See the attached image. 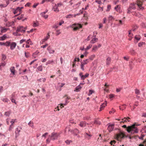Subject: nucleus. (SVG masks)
<instances>
[{"instance_id":"nucleus-41","label":"nucleus","mask_w":146,"mask_h":146,"mask_svg":"<svg viewBox=\"0 0 146 146\" xmlns=\"http://www.w3.org/2000/svg\"><path fill=\"white\" fill-rule=\"evenodd\" d=\"M73 15L71 14H69L66 16V17L67 18H69L72 17Z\"/></svg>"},{"instance_id":"nucleus-14","label":"nucleus","mask_w":146,"mask_h":146,"mask_svg":"<svg viewBox=\"0 0 146 146\" xmlns=\"http://www.w3.org/2000/svg\"><path fill=\"white\" fill-rule=\"evenodd\" d=\"M81 88L82 87L80 85H79L76 87V89L74 90V91L77 92H79Z\"/></svg>"},{"instance_id":"nucleus-52","label":"nucleus","mask_w":146,"mask_h":146,"mask_svg":"<svg viewBox=\"0 0 146 146\" xmlns=\"http://www.w3.org/2000/svg\"><path fill=\"white\" fill-rule=\"evenodd\" d=\"M131 10L128 8L127 9V13H130L131 12H132L131 11Z\"/></svg>"},{"instance_id":"nucleus-23","label":"nucleus","mask_w":146,"mask_h":146,"mask_svg":"<svg viewBox=\"0 0 146 146\" xmlns=\"http://www.w3.org/2000/svg\"><path fill=\"white\" fill-rule=\"evenodd\" d=\"M145 135L141 134V136L140 137H139L138 135H137V136L138 137L139 139H140L143 140V138L145 136Z\"/></svg>"},{"instance_id":"nucleus-31","label":"nucleus","mask_w":146,"mask_h":146,"mask_svg":"<svg viewBox=\"0 0 146 146\" xmlns=\"http://www.w3.org/2000/svg\"><path fill=\"white\" fill-rule=\"evenodd\" d=\"M28 125L31 127H33V122L30 121L28 123Z\"/></svg>"},{"instance_id":"nucleus-50","label":"nucleus","mask_w":146,"mask_h":146,"mask_svg":"<svg viewBox=\"0 0 146 146\" xmlns=\"http://www.w3.org/2000/svg\"><path fill=\"white\" fill-rule=\"evenodd\" d=\"M132 61L130 62H129V65L130 68L131 69H132V68H133V67L132 66H131V64H132Z\"/></svg>"},{"instance_id":"nucleus-44","label":"nucleus","mask_w":146,"mask_h":146,"mask_svg":"<svg viewBox=\"0 0 146 146\" xmlns=\"http://www.w3.org/2000/svg\"><path fill=\"white\" fill-rule=\"evenodd\" d=\"M55 7H54V11H57V12H59V10L58 8V7L56 6V8Z\"/></svg>"},{"instance_id":"nucleus-29","label":"nucleus","mask_w":146,"mask_h":146,"mask_svg":"<svg viewBox=\"0 0 146 146\" xmlns=\"http://www.w3.org/2000/svg\"><path fill=\"white\" fill-rule=\"evenodd\" d=\"M2 60L4 61L6 58V55L3 54H2Z\"/></svg>"},{"instance_id":"nucleus-64","label":"nucleus","mask_w":146,"mask_h":146,"mask_svg":"<svg viewBox=\"0 0 146 146\" xmlns=\"http://www.w3.org/2000/svg\"><path fill=\"white\" fill-rule=\"evenodd\" d=\"M142 117H146V113H143L142 114Z\"/></svg>"},{"instance_id":"nucleus-49","label":"nucleus","mask_w":146,"mask_h":146,"mask_svg":"<svg viewBox=\"0 0 146 146\" xmlns=\"http://www.w3.org/2000/svg\"><path fill=\"white\" fill-rule=\"evenodd\" d=\"M115 142H116V141H115L113 140V141H111V142H110V144H111V145H113V146H114V145L113 144V143H115Z\"/></svg>"},{"instance_id":"nucleus-17","label":"nucleus","mask_w":146,"mask_h":146,"mask_svg":"<svg viewBox=\"0 0 146 146\" xmlns=\"http://www.w3.org/2000/svg\"><path fill=\"white\" fill-rule=\"evenodd\" d=\"M110 60H111L110 58L109 57H108L106 59V64L107 65H109L110 64Z\"/></svg>"},{"instance_id":"nucleus-56","label":"nucleus","mask_w":146,"mask_h":146,"mask_svg":"<svg viewBox=\"0 0 146 146\" xmlns=\"http://www.w3.org/2000/svg\"><path fill=\"white\" fill-rule=\"evenodd\" d=\"M70 122L72 123H76L73 119H70Z\"/></svg>"},{"instance_id":"nucleus-27","label":"nucleus","mask_w":146,"mask_h":146,"mask_svg":"<svg viewBox=\"0 0 146 146\" xmlns=\"http://www.w3.org/2000/svg\"><path fill=\"white\" fill-rule=\"evenodd\" d=\"M26 42L27 44L32 45V44L31 42V41L30 39H29L27 41H26Z\"/></svg>"},{"instance_id":"nucleus-61","label":"nucleus","mask_w":146,"mask_h":146,"mask_svg":"<svg viewBox=\"0 0 146 146\" xmlns=\"http://www.w3.org/2000/svg\"><path fill=\"white\" fill-rule=\"evenodd\" d=\"M48 134V133L47 132L45 133L44 134H43L42 135V137H45Z\"/></svg>"},{"instance_id":"nucleus-24","label":"nucleus","mask_w":146,"mask_h":146,"mask_svg":"<svg viewBox=\"0 0 146 146\" xmlns=\"http://www.w3.org/2000/svg\"><path fill=\"white\" fill-rule=\"evenodd\" d=\"M49 33H48L47 35L48 36H46V37L43 39V41L44 42H45L46 41L47 39L49 38V36L50 35H49Z\"/></svg>"},{"instance_id":"nucleus-5","label":"nucleus","mask_w":146,"mask_h":146,"mask_svg":"<svg viewBox=\"0 0 146 146\" xmlns=\"http://www.w3.org/2000/svg\"><path fill=\"white\" fill-rule=\"evenodd\" d=\"M23 27L22 26H20L18 27L17 29L16 30V32L18 33L19 32H21L23 33H25V30H23L22 29Z\"/></svg>"},{"instance_id":"nucleus-12","label":"nucleus","mask_w":146,"mask_h":146,"mask_svg":"<svg viewBox=\"0 0 146 146\" xmlns=\"http://www.w3.org/2000/svg\"><path fill=\"white\" fill-rule=\"evenodd\" d=\"M47 50L49 51L50 53H53L55 51L54 50H52L50 46L47 48Z\"/></svg>"},{"instance_id":"nucleus-59","label":"nucleus","mask_w":146,"mask_h":146,"mask_svg":"<svg viewBox=\"0 0 146 146\" xmlns=\"http://www.w3.org/2000/svg\"><path fill=\"white\" fill-rule=\"evenodd\" d=\"M38 5V3H37L36 4L35 3L34 4L33 6V7L34 8H35Z\"/></svg>"},{"instance_id":"nucleus-33","label":"nucleus","mask_w":146,"mask_h":146,"mask_svg":"<svg viewBox=\"0 0 146 146\" xmlns=\"http://www.w3.org/2000/svg\"><path fill=\"white\" fill-rule=\"evenodd\" d=\"M5 45L6 46H10L11 42H10L7 41L5 43Z\"/></svg>"},{"instance_id":"nucleus-43","label":"nucleus","mask_w":146,"mask_h":146,"mask_svg":"<svg viewBox=\"0 0 146 146\" xmlns=\"http://www.w3.org/2000/svg\"><path fill=\"white\" fill-rule=\"evenodd\" d=\"M93 92H94V91L92 90H89V93H88V95L89 96H90V95H91L92 94V93Z\"/></svg>"},{"instance_id":"nucleus-48","label":"nucleus","mask_w":146,"mask_h":146,"mask_svg":"<svg viewBox=\"0 0 146 146\" xmlns=\"http://www.w3.org/2000/svg\"><path fill=\"white\" fill-rule=\"evenodd\" d=\"M26 40L25 39H22L20 41V44H21L23 42L25 41Z\"/></svg>"},{"instance_id":"nucleus-63","label":"nucleus","mask_w":146,"mask_h":146,"mask_svg":"<svg viewBox=\"0 0 146 146\" xmlns=\"http://www.w3.org/2000/svg\"><path fill=\"white\" fill-rule=\"evenodd\" d=\"M31 4V3H27L25 5V7H26V6H28V7H29L30 5Z\"/></svg>"},{"instance_id":"nucleus-4","label":"nucleus","mask_w":146,"mask_h":146,"mask_svg":"<svg viewBox=\"0 0 146 146\" xmlns=\"http://www.w3.org/2000/svg\"><path fill=\"white\" fill-rule=\"evenodd\" d=\"M22 129V127L19 126H18V127L16 128V131L15 132V137L16 138L19 135V132H20L21 130Z\"/></svg>"},{"instance_id":"nucleus-55","label":"nucleus","mask_w":146,"mask_h":146,"mask_svg":"<svg viewBox=\"0 0 146 146\" xmlns=\"http://www.w3.org/2000/svg\"><path fill=\"white\" fill-rule=\"evenodd\" d=\"M11 100L12 102L14 103L15 104H16V103L15 102V100L13 98H11Z\"/></svg>"},{"instance_id":"nucleus-20","label":"nucleus","mask_w":146,"mask_h":146,"mask_svg":"<svg viewBox=\"0 0 146 146\" xmlns=\"http://www.w3.org/2000/svg\"><path fill=\"white\" fill-rule=\"evenodd\" d=\"M86 64V63H82L81 62L80 67L81 68L82 70L83 71H84V65Z\"/></svg>"},{"instance_id":"nucleus-34","label":"nucleus","mask_w":146,"mask_h":146,"mask_svg":"<svg viewBox=\"0 0 146 146\" xmlns=\"http://www.w3.org/2000/svg\"><path fill=\"white\" fill-rule=\"evenodd\" d=\"M92 46V44H89L88 46L85 49L86 50H87L89 49H90Z\"/></svg>"},{"instance_id":"nucleus-38","label":"nucleus","mask_w":146,"mask_h":146,"mask_svg":"<svg viewBox=\"0 0 146 146\" xmlns=\"http://www.w3.org/2000/svg\"><path fill=\"white\" fill-rule=\"evenodd\" d=\"M135 39L137 40H139L140 38V36L137 35H136L135 36Z\"/></svg>"},{"instance_id":"nucleus-6","label":"nucleus","mask_w":146,"mask_h":146,"mask_svg":"<svg viewBox=\"0 0 146 146\" xmlns=\"http://www.w3.org/2000/svg\"><path fill=\"white\" fill-rule=\"evenodd\" d=\"M74 25L75 26V27L73 29L74 31H76L80 28H81L82 27V25H81L80 24H74Z\"/></svg>"},{"instance_id":"nucleus-58","label":"nucleus","mask_w":146,"mask_h":146,"mask_svg":"<svg viewBox=\"0 0 146 146\" xmlns=\"http://www.w3.org/2000/svg\"><path fill=\"white\" fill-rule=\"evenodd\" d=\"M60 33L59 32V30H57L56 31V35L57 36Z\"/></svg>"},{"instance_id":"nucleus-62","label":"nucleus","mask_w":146,"mask_h":146,"mask_svg":"<svg viewBox=\"0 0 146 146\" xmlns=\"http://www.w3.org/2000/svg\"><path fill=\"white\" fill-rule=\"evenodd\" d=\"M139 102L137 101L135 102V104L134 105V106H137L138 105Z\"/></svg>"},{"instance_id":"nucleus-60","label":"nucleus","mask_w":146,"mask_h":146,"mask_svg":"<svg viewBox=\"0 0 146 146\" xmlns=\"http://www.w3.org/2000/svg\"><path fill=\"white\" fill-rule=\"evenodd\" d=\"M48 45V44H46L45 45H42V46H41V48H45L46 46H47Z\"/></svg>"},{"instance_id":"nucleus-19","label":"nucleus","mask_w":146,"mask_h":146,"mask_svg":"<svg viewBox=\"0 0 146 146\" xmlns=\"http://www.w3.org/2000/svg\"><path fill=\"white\" fill-rule=\"evenodd\" d=\"M68 102H68L67 100H66L65 103H64L63 104L62 103L60 104V107H61V108H62L63 107V105H66Z\"/></svg>"},{"instance_id":"nucleus-9","label":"nucleus","mask_w":146,"mask_h":146,"mask_svg":"<svg viewBox=\"0 0 146 146\" xmlns=\"http://www.w3.org/2000/svg\"><path fill=\"white\" fill-rule=\"evenodd\" d=\"M17 45L16 43L15 42H12L10 44V49L11 50H13L14 49Z\"/></svg>"},{"instance_id":"nucleus-35","label":"nucleus","mask_w":146,"mask_h":146,"mask_svg":"<svg viewBox=\"0 0 146 146\" xmlns=\"http://www.w3.org/2000/svg\"><path fill=\"white\" fill-rule=\"evenodd\" d=\"M98 48L97 46L96 45H94L93 46L92 49V51H96V50Z\"/></svg>"},{"instance_id":"nucleus-37","label":"nucleus","mask_w":146,"mask_h":146,"mask_svg":"<svg viewBox=\"0 0 146 146\" xmlns=\"http://www.w3.org/2000/svg\"><path fill=\"white\" fill-rule=\"evenodd\" d=\"M10 114V112L9 111H7L5 112V115L6 116H9Z\"/></svg>"},{"instance_id":"nucleus-22","label":"nucleus","mask_w":146,"mask_h":146,"mask_svg":"<svg viewBox=\"0 0 146 146\" xmlns=\"http://www.w3.org/2000/svg\"><path fill=\"white\" fill-rule=\"evenodd\" d=\"M46 80V79L45 78H40L37 80L38 81L40 82H44Z\"/></svg>"},{"instance_id":"nucleus-25","label":"nucleus","mask_w":146,"mask_h":146,"mask_svg":"<svg viewBox=\"0 0 146 146\" xmlns=\"http://www.w3.org/2000/svg\"><path fill=\"white\" fill-rule=\"evenodd\" d=\"M39 53V52L38 51H36V52H34V53L33 54L32 56L33 57H34L35 58L36 57V56H35V55H37Z\"/></svg>"},{"instance_id":"nucleus-7","label":"nucleus","mask_w":146,"mask_h":146,"mask_svg":"<svg viewBox=\"0 0 146 146\" xmlns=\"http://www.w3.org/2000/svg\"><path fill=\"white\" fill-rule=\"evenodd\" d=\"M142 2L139 1L137 0V5L139 7V8L140 9L142 10L143 9V7H142L141 5H142Z\"/></svg>"},{"instance_id":"nucleus-53","label":"nucleus","mask_w":146,"mask_h":146,"mask_svg":"<svg viewBox=\"0 0 146 146\" xmlns=\"http://www.w3.org/2000/svg\"><path fill=\"white\" fill-rule=\"evenodd\" d=\"M110 98L111 99L114 97V95L112 94H111L109 95Z\"/></svg>"},{"instance_id":"nucleus-2","label":"nucleus","mask_w":146,"mask_h":146,"mask_svg":"<svg viewBox=\"0 0 146 146\" xmlns=\"http://www.w3.org/2000/svg\"><path fill=\"white\" fill-rule=\"evenodd\" d=\"M116 136L118 140L119 139H123L125 137H128V135L126 136L125 135L124 132L120 131L118 134H116Z\"/></svg>"},{"instance_id":"nucleus-26","label":"nucleus","mask_w":146,"mask_h":146,"mask_svg":"<svg viewBox=\"0 0 146 146\" xmlns=\"http://www.w3.org/2000/svg\"><path fill=\"white\" fill-rule=\"evenodd\" d=\"M89 59H86L85 60H84L82 62H81L82 63H86V64H87L89 62Z\"/></svg>"},{"instance_id":"nucleus-28","label":"nucleus","mask_w":146,"mask_h":146,"mask_svg":"<svg viewBox=\"0 0 146 146\" xmlns=\"http://www.w3.org/2000/svg\"><path fill=\"white\" fill-rule=\"evenodd\" d=\"M97 39V38H93L90 41V43L92 44H93L94 43L96 40Z\"/></svg>"},{"instance_id":"nucleus-57","label":"nucleus","mask_w":146,"mask_h":146,"mask_svg":"<svg viewBox=\"0 0 146 146\" xmlns=\"http://www.w3.org/2000/svg\"><path fill=\"white\" fill-rule=\"evenodd\" d=\"M15 119H12V120L10 121V122L11 123V125H12L15 121Z\"/></svg>"},{"instance_id":"nucleus-40","label":"nucleus","mask_w":146,"mask_h":146,"mask_svg":"<svg viewBox=\"0 0 146 146\" xmlns=\"http://www.w3.org/2000/svg\"><path fill=\"white\" fill-rule=\"evenodd\" d=\"M135 93L137 94H139L140 93V91L139 90L136 89L135 90Z\"/></svg>"},{"instance_id":"nucleus-13","label":"nucleus","mask_w":146,"mask_h":146,"mask_svg":"<svg viewBox=\"0 0 146 146\" xmlns=\"http://www.w3.org/2000/svg\"><path fill=\"white\" fill-rule=\"evenodd\" d=\"M107 105V102H106V103H103L102 104V105L100 106V110L99 111H102V109L105 107V106H106Z\"/></svg>"},{"instance_id":"nucleus-47","label":"nucleus","mask_w":146,"mask_h":146,"mask_svg":"<svg viewBox=\"0 0 146 146\" xmlns=\"http://www.w3.org/2000/svg\"><path fill=\"white\" fill-rule=\"evenodd\" d=\"M65 142L67 144H69L71 142H72V141L71 140H67L65 141Z\"/></svg>"},{"instance_id":"nucleus-1","label":"nucleus","mask_w":146,"mask_h":146,"mask_svg":"<svg viewBox=\"0 0 146 146\" xmlns=\"http://www.w3.org/2000/svg\"><path fill=\"white\" fill-rule=\"evenodd\" d=\"M135 125L136 123H135L131 126H128L126 129L127 132L131 134L137 133L138 132V129L135 127Z\"/></svg>"},{"instance_id":"nucleus-30","label":"nucleus","mask_w":146,"mask_h":146,"mask_svg":"<svg viewBox=\"0 0 146 146\" xmlns=\"http://www.w3.org/2000/svg\"><path fill=\"white\" fill-rule=\"evenodd\" d=\"M94 123L100 125L101 124V122L100 121L95 120L94 121Z\"/></svg>"},{"instance_id":"nucleus-46","label":"nucleus","mask_w":146,"mask_h":146,"mask_svg":"<svg viewBox=\"0 0 146 146\" xmlns=\"http://www.w3.org/2000/svg\"><path fill=\"white\" fill-rule=\"evenodd\" d=\"M25 57L27 58H28L29 56V53H26V52H25Z\"/></svg>"},{"instance_id":"nucleus-18","label":"nucleus","mask_w":146,"mask_h":146,"mask_svg":"<svg viewBox=\"0 0 146 146\" xmlns=\"http://www.w3.org/2000/svg\"><path fill=\"white\" fill-rule=\"evenodd\" d=\"M10 71L12 73L13 75H14L15 74V67L14 66L12 67H11L10 68Z\"/></svg>"},{"instance_id":"nucleus-51","label":"nucleus","mask_w":146,"mask_h":146,"mask_svg":"<svg viewBox=\"0 0 146 146\" xmlns=\"http://www.w3.org/2000/svg\"><path fill=\"white\" fill-rule=\"evenodd\" d=\"M69 131H70L71 133H73L74 132V130H71L69 128H68V130Z\"/></svg>"},{"instance_id":"nucleus-15","label":"nucleus","mask_w":146,"mask_h":146,"mask_svg":"<svg viewBox=\"0 0 146 146\" xmlns=\"http://www.w3.org/2000/svg\"><path fill=\"white\" fill-rule=\"evenodd\" d=\"M7 37V35L6 34L4 35L2 37H0V40H5Z\"/></svg>"},{"instance_id":"nucleus-42","label":"nucleus","mask_w":146,"mask_h":146,"mask_svg":"<svg viewBox=\"0 0 146 146\" xmlns=\"http://www.w3.org/2000/svg\"><path fill=\"white\" fill-rule=\"evenodd\" d=\"M16 9H17V10L18 11H18H19V12L20 13H19L16 15L15 16H18L19 14H20V13H21V10H20V9H18V7L17 8H16Z\"/></svg>"},{"instance_id":"nucleus-10","label":"nucleus","mask_w":146,"mask_h":146,"mask_svg":"<svg viewBox=\"0 0 146 146\" xmlns=\"http://www.w3.org/2000/svg\"><path fill=\"white\" fill-rule=\"evenodd\" d=\"M87 124H88V123H87L86 121H81L80 122L79 125L81 127H85Z\"/></svg>"},{"instance_id":"nucleus-36","label":"nucleus","mask_w":146,"mask_h":146,"mask_svg":"<svg viewBox=\"0 0 146 146\" xmlns=\"http://www.w3.org/2000/svg\"><path fill=\"white\" fill-rule=\"evenodd\" d=\"M54 62V61L53 60H48L47 62H46V65H47V64H52V63H53Z\"/></svg>"},{"instance_id":"nucleus-8","label":"nucleus","mask_w":146,"mask_h":146,"mask_svg":"<svg viewBox=\"0 0 146 146\" xmlns=\"http://www.w3.org/2000/svg\"><path fill=\"white\" fill-rule=\"evenodd\" d=\"M114 125L113 124L111 125L110 124L108 126V130L110 132L113 130L114 128Z\"/></svg>"},{"instance_id":"nucleus-39","label":"nucleus","mask_w":146,"mask_h":146,"mask_svg":"<svg viewBox=\"0 0 146 146\" xmlns=\"http://www.w3.org/2000/svg\"><path fill=\"white\" fill-rule=\"evenodd\" d=\"M95 55H92L90 57H89V59H88L90 60H92L93 59V58L95 57Z\"/></svg>"},{"instance_id":"nucleus-54","label":"nucleus","mask_w":146,"mask_h":146,"mask_svg":"<svg viewBox=\"0 0 146 146\" xmlns=\"http://www.w3.org/2000/svg\"><path fill=\"white\" fill-rule=\"evenodd\" d=\"M144 43L143 42L139 43H138V46L139 47H141Z\"/></svg>"},{"instance_id":"nucleus-16","label":"nucleus","mask_w":146,"mask_h":146,"mask_svg":"<svg viewBox=\"0 0 146 146\" xmlns=\"http://www.w3.org/2000/svg\"><path fill=\"white\" fill-rule=\"evenodd\" d=\"M0 28H1V33H4L6 32V31H7L8 29L4 28L3 27H0Z\"/></svg>"},{"instance_id":"nucleus-21","label":"nucleus","mask_w":146,"mask_h":146,"mask_svg":"<svg viewBox=\"0 0 146 146\" xmlns=\"http://www.w3.org/2000/svg\"><path fill=\"white\" fill-rule=\"evenodd\" d=\"M85 134L86 135H85V136L86 138H87L88 139H90V137H91L92 135L90 134H89L88 133H85Z\"/></svg>"},{"instance_id":"nucleus-32","label":"nucleus","mask_w":146,"mask_h":146,"mask_svg":"<svg viewBox=\"0 0 146 146\" xmlns=\"http://www.w3.org/2000/svg\"><path fill=\"white\" fill-rule=\"evenodd\" d=\"M38 71H42V66H38L37 68Z\"/></svg>"},{"instance_id":"nucleus-3","label":"nucleus","mask_w":146,"mask_h":146,"mask_svg":"<svg viewBox=\"0 0 146 146\" xmlns=\"http://www.w3.org/2000/svg\"><path fill=\"white\" fill-rule=\"evenodd\" d=\"M59 135L58 134L56 133L53 132L51 134V135L49 136L50 137V139L54 140L57 139Z\"/></svg>"},{"instance_id":"nucleus-45","label":"nucleus","mask_w":146,"mask_h":146,"mask_svg":"<svg viewBox=\"0 0 146 146\" xmlns=\"http://www.w3.org/2000/svg\"><path fill=\"white\" fill-rule=\"evenodd\" d=\"M23 16H24L23 15V14L21 15L20 17H17V19L19 20L21 19H22L23 18Z\"/></svg>"},{"instance_id":"nucleus-11","label":"nucleus","mask_w":146,"mask_h":146,"mask_svg":"<svg viewBox=\"0 0 146 146\" xmlns=\"http://www.w3.org/2000/svg\"><path fill=\"white\" fill-rule=\"evenodd\" d=\"M129 8L131 11L132 9L135 10L136 9V7L135 6V4L133 3H131Z\"/></svg>"}]
</instances>
